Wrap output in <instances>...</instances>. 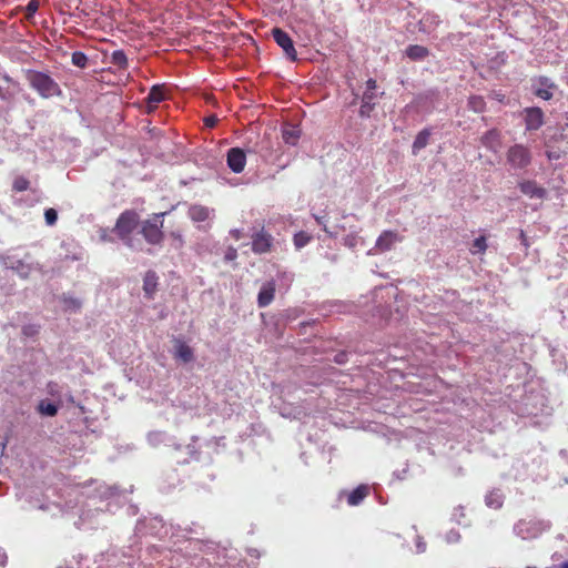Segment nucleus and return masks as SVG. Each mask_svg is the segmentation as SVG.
I'll use <instances>...</instances> for the list:
<instances>
[{
  "instance_id": "nucleus-34",
  "label": "nucleus",
  "mask_w": 568,
  "mask_h": 568,
  "mask_svg": "<svg viewBox=\"0 0 568 568\" xmlns=\"http://www.w3.org/2000/svg\"><path fill=\"white\" fill-rule=\"evenodd\" d=\"M47 394L57 403L63 406L64 386L57 382H49L45 387Z\"/></svg>"
},
{
  "instance_id": "nucleus-9",
  "label": "nucleus",
  "mask_w": 568,
  "mask_h": 568,
  "mask_svg": "<svg viewBox=\"0 0 568 568\" xmlns=\"http://www.w3.org/2000/svg\"><path fill=\"white\" fill-rule=\"evenodd\" d=\"M168 212H160L153 214L152 219L140 221V234L151 245H159L164 240L163 219Z\"/></svg>"
},
{
  "instance_id": "nucleus-28",
  "label": "nucleus",
  "mask_w": 568,
  "mask_h": 568,
  "mask_svg": "<svg viewBox=\"0 0 568 568\" xmlns=\"http://www.w3.org/2000/svg\"><path fill=\"white\" fill-rule=\"evenodd\" d=\"M430 54L428 48L419 44H409L404 51V55L414 62H422Z\"/></svg>"
},
{
  "instance_id": "nucleus-7",
  "label": "nucleus",
  "mask_w": 568,
  "mask_h": 568,
  "mask_svg": "<svg viewBox=\"0 0 568 568\" xmlns=\"http://www.w3.org/2000/svg\"><path fill=\"white\" fill-rule=\"evenodd\" d=\"M518 412L521 416L550 415L551 407L541 389L529 388L521 397Z\"/></svg>"
},
{
  "instance_id": "nucleus-12",
  "label": "nucleus",
  "mask_w": 568,
  "mask_h": 568,
  "mask_svg": "<svg viewBox=\"0 0 568 568\" xmlns=\"http://www.w3.org/2000/svg\"><path fill=\"white\" fill-rule=\"evenodd\" d=\"M506 161L515 172L525 171L532 162V153L527 145L516 143L507 150Z\"/></svg>"
},
{
  "instance_id": "nucleus-50",
  "label": "nucleus",
  "mask_w": 568,
  "mask_h": 568,
  "mask_svg": "<svg viewBox=\"0 0 568 568\" xmlns=\"http://www.w3.org/2000/svg\"><path fill=\"white\" fill-rule=\"evenodd\" d=\"M464 516H465V514H464L463 506H458V507L454 508V511L452 514V520H454L455 523L460 525L462 518H464Z\"/></svg>"
},
{
  "instance_id": "nucleus-20",
  "label": "nucleus",
  "mask_w": 568,
  "mask_h": 568,
  "mask_svg": "<svg viewBox=\"0 0 568 568\" xmlns=\"http://www.w3.org/2000/svg\"><path fill=\"white\" fill-rule=\"evenodd\" d=\"M520 192L529 199L544 200L547 197V190L539 186L535 180H523L518 182Z\"/></svg>"
},
{
  "instance_id": "nucleus-39",
  "label": "nucleus",
  "mask_w": 568,
  "mask_h": 568,
  "mask_svg": "<svg viewBox=\"0 0 568 568\" xmlns=\"http://www.w3.org/2000/svg\"><path fill=\"white\" fill-rule=\"evenodd\" d=\"M364 241L358 235L356 230H352L344 239L343 244L348 248H355L358 244H362Z\"/></svg>"
},
{
  "instance_id": "nucleus-36",
  "label": "nucleus",
  "mask_w": 568,
  "mask_h": 568,
  "mask_svg": "<svg viewBox=\"0 0 568 568\" xmlns=\"http://www.w3.org/2000/svg\"><path fill=\"white\" fill-rule=\"evenodd\" d=\"M110 63L118 67L120 70H126L129 61L124 50H114L110 57Z\"/></svg>"
},
{
  "instance_id": "nucleus-31",
  "label": "nucleus",
  "mask_w": 568,
  "mask_h": 568,
  "mask_svg": "<svg viewBox=\"0 0 568 568\" xmlns=\"http://www.w3.org/2000/svg\"><path fill=\"white\" fill-rule=\"evenodd\" d=\"M397 241V233L393 231H384L376 240L375 247L385 252L392 248L393 244Z\"/></svg>"
},
{
  "instance_id": "nucleus-64",
  "label": "nucleus",
  "mask_w": 568,
  "mask_h": 568,
  "mask_svg": "<svg viewBox=\"0 0 568 568\" xmlns=\"http://www.w3.org/2000/svg\"><path fill=\"white\" fill-rule=\"evenodd\" d=\"M54 508V509H58L59 506L55 505V504H41L38 506L39 509H42V510H50L51 508Z\"/></svg>"
},
{
  "instance_id": "nucleus-3",
  "label": "nucleus",
  "mask_w": 568,
  "mask_h": 568,
  "mask_svg": "<svg viewBox=\"0 0 568 568\" xmlns=\"http://www.w3.org/2000/svg\"><path fill=\"white\" fill-rule=\"evenodd\" d=\"M148 442L151 446L156 447L161 444L173 447L175 452V460L178 464H187L191 460L199 459V452L193 444L181 445L164 432L154 430L148 434Z\"/></svg>"
},
{
  "instance_id": "nucleus-42",
  "label": "nucleus",
  "mask_w": 568,
  "mask_h": 568,
  "mask_svg": "<svg viewBox=\"0 0 568 568\" xmlns=\"http://www.w3.org/2000/svg\"><path fill=\"white\" fill-rule=\"evenodd\" d=\"M486 248H487L486 239L484 236H478L473 241L470 251L473 254H479V253H484L486 251Z\"/></svg>"
},
{
  "instance_id": "nucleus-48",
  "label": "nucleus",
  "mask_w": 568,
  "mask_h": 568,
  "mask_svg": "<svg viewBox=\"0 0 568 568\" xmlns=\"http://www.w3.org/2000/svg\"><path fill=\"white\" fill-rule=\"evenodd\" d=\"M21 333L26 337H34L39 333V326L33 324L24 325Z\"/></svg>"
},
{
  "instance_id": "nucleus-51",
  "label": "nucleus",
  "mask_w": 568,
  "mask_h": 568,
  "mask_svg": "<svg viewBox=\"0 0 568 568\" xmlns=\"http://www.w3.org/2000/svg\"><path fill=\"white\" fill-rule=\"evenodd\" d=\"M237 257V250L233 246H229L224 254L225 262H232Z\"/></svg>"
},
{
  "instance_id": "nucleus-25",
  "label": "nucleus",
  "mask_w": 568,
  "mask_h": 568,
  "mask_svg": "<svg viewBox=\"0 0 568 568\" xmlns=\"http://www.w3.org/2000/svg\"><path fill=\"white\" fill-rule=\"evenodd\" d=\"M187 215L195 223L205 222L214 216V209L201 204H193L189 207Z\"/></svg>"
},
{
  "instance_id": "nucleus-37",
  "label": "nucleus",
  "mask_w": 568,
  "mask_h": 568,
  "mask_svg": "<svg viewBox=\"0 0 568 568\" xmlns=\"http://www.w3.org/2000/svg\"><path fill=\"white\" fill-rule=\"evenodd\" d=\"M485 503L489 508L499 509L504 503L503 494L499 490H493L485 497Z\"/></svg>"
},
{
  "instance_id": "nucleus-56",
  "label": "nucleus",
  "mask_w": 568,
  "mask_h": 568,
  "mask_svg": "<svg viewBox=\"0 0 568 568\" xmlns=\"http://www.w3.org/2000/svg\"><path fill=\"white\" fill-rule=\"evenodd\" d=\"M407 473H408V464H406L402 470H395L393 473V476L399 480H403V479H405Z\"/></svg>"
},
{
  "instance_id": "nucleus-41",
  "label": "nucleus",
  "mask_w": 568,
  "mask_h": 568,
  "mask_svg": "<svg viewBox=\"0 0 568 568\" xmlns=\"http://www.w3.org/2000/svg\"><path fill=\"white\" fill-rule=\"evenodd\" d=\"M72 64L85 69L89 62L88 55L82 51H74L71 57Z\"/></svg>"
},
{
  "instance_id": "nucleus-11",
  "label": "nucleus",
  "mask_w": 568,
  "mask_h": 568,
  "mask_svg": "<svg viewBox=\"0 0 568 568\" xmlns=\"http://www.w3.org/2000/svg\"><path fill=\"white\" fill-rule=\"evenodd\" d=\"M169 532V529L160 516L145 517L139 519L135 526V534L131 538V541L139 544L138 537L140 535H151L154 537L163 538Z\"/></svg>"
},
{
  "instance_id": "nucleus-17",
  "label": "nucleus",
  "mask_w": 568,
  "mask_h": 568,
  "mask_svg": "<svg viewBox=\"0 0 568 568\" xmlns=\"http://www.w3.org/2000/svg\"><path fill=\"white\" fill-rule=\"evenodd\" d=\"M168 98V92L164 84H154L150 89L148 95L144 98L143 103L146 113H152L156 110L158 105Z\"/></svg>"
},
{
  "instance_id": "nucleus-29",
  "label": "nucleus",
  "mask_w": 568,
  "mask_h": 568,
  "mask_svg": "<svg viewBox=\"0 0 568 568\" xmlns=\"http://www.w3.org/2000/svg\"><path fill=\"white\" fill-rule=\"evenodd\" d=\"M480 143L489 151L496 152L500 146V132L497 129L486 131L481 138Z\"/></svg>"
},
{
  "instance_id": "nucleus-47",
  "label": "nucleus",
  "mask_w": 568,
  "mask_h": 568,
  "mask_svg": "<svg viewBox=\"0 0 568 568\" xmlns=\"http://www.w3.org/2000/svg\"><path fill=\"white\" fill-rule=\"evenodd\" d=\"M318 225L323 227V230L328 233L331 236H337V232H333L327 227V219L326 215H314Z\"/></svg>"
},
{
  "instance_id": "nucleus-30",
  "label": "nucleus",
  "mask_w": 568,
  "mask_h": 568,
  "mask_svg": "<svg viewBox=\"0 0 568 568\" xmlns=\"http://www.w3.org/2000/svg\"><path fill=\"white\" fill-rule=\"evenodd\" d=\"M432 135V128H424L420 130L412 144V153L417 155L420 150L425 149L429 143V138Z\"/></svg>"
},
{
  "instance_id": "nucleus-2",
  "label": "nucleus",
  "mask_w": 568,
  "mask_h": 568,
  "mask_svg": "<svg viewBox=\"0 0 568 568\" xmlns=\"http://www.w3.org/2000/svg\"><path fill=\"white\" fill-rule=\"evenodd\" d=\"M140 551L141 547L136 541H131L123 549L110 547L95 558L97 568H134Z\"/></svg>"
},
{
  "instance_id": "nucleus-55",
  "label": "nucleus",
  "mask_w": 568,
  "mask_h": 568,
  "mask_svg": "<svg viewBox=\"0 0 568 568\" xmlns=\"http://www.w3.org/2000/svg\"><path fill=\"white\" fill-rule=\"evenodd\" d=\"M277 276H278L280 278H282L283 281H285V283H286L287 285H290V284H291V282L293 281V277H294V275H293L292 273H290V272H285V271H284V272H278V273H277Z\"/></svg>"
},
{
  "instance_id": "nucleus-52",
  "label": "nucleus",
  "mask_w": 568,
  "mask_h": 568,
  "mask_svg": "<svg viewBox=\"0 0 568 568\" xmlns=\"http://www.w3.org/2000/svg\"><path fill=\"white\" fill-rule=\"evenodd\" d=\"M13 98V92L9 88L0 85V99L3 101H10Z\"/></svg>"
},
{
  "instance_id": "nucleus-63",
  "label": "nucleus",
  "mask_w": 568,
  "mask_h": 568,
  "mask_svg": "<svg viewBox=\"0 0 568 568\" xmlns=\"http://www.w3.org/2000/svg\"><path fill=\"white\" fill-rule=\"evenodd\" d=\"M7 554L6 551L0 547V566L4 567L7 565Z\"/></svg>"
},
{
  "instance_id": "nucleus-57",
  "label": "nucleus",
  "mask_w": 568,
  "mask_h": 568,
  "mask_svg": "<svg viewBox=\"0 0 568 568\" xmlns=\"http://www.w3.org/2000/svg\"><path fill=\"white\" fill-rule=\"evenodd\" d=\"M518 240L520 241V244L525 246V248L529 247V240L523 230H519Z\"/></svg>"
},
{
  "instance_id": "nucleus-33",
  "label": "nucleus",
  "mask_w": 568,
  "mask_h": 568,
  "mask_svg": "<svg viewBox=\"0 0 568 568\" xmlns=\"http://www.w3.org/2000/svg\"><path fill=\"white\" fill-rule=\"evenodd\" d=\"M439 22L440 20L438 16L430 13L424 14L423 18L418 21V31L429 34L436 29Z\"/></svg>"
},
{
  "instance_id": "nucleus-38",
  "label": "nucleus",
  "mask_w": 568,
  "mask_h": 568,
  "mask_svg": "<svg viewBox=\"0 0 568 568\" xmlns=\"http://www.w3.org/2000/svg\"><path fill=\"white\" fill-rule=\"evenodd\" d=\"M467 105L471 111H474L476 113H481L486 109L485 99L481 95H477V94L470 95L468 98Z\"/></svg>"
},
{
  "instance_id": "nucleus-62",
  "label": "nucleus",
  "mask_w": 568,
  "mask_h": 568,
  "mask_svg": "<svg viewBox=\"0 0 568 568\" xmlns=\"http://www.w3.org/2000/svg\"><path fill=\"white\" fill-rule=\"evenodd\" d=\"M230 235H231L234 240L239 241V240L242 237V231H241V230H239V229H233V230H231V231H230Z\"/></svg>"
},
{
  "instance_id": "nucleus-22",
  "label": "nucleus",
  "mask_w": 568,
  "mask_h": 568,
  "mask_svg": "<svg viewBox=\"0 0 568 568\" xmlns=\"http://www.w3.org/2000/svg\"><path fill=\"white\" fill-rule=\"evenodd\" d=\"M275 296V282L273 280L264 282L257 294V306L264 308L268 306Z\"/></svg>"
},
{
  "instance_id": "nucleus-18",
  "label": "nucleus",
  "mask_w": 568,
  "mask_h": 568,
  "mask_svg": "<svg viewBox=\"0 0 568 568\" xmlns=\"http://www.w3.org/2000/svg\"><path fill=\"white\" fill-rule=\"evenodd\" d=\"M226 164L233 173L243 172L246 164V152L240 146L230 148L226 151Z\"/></svg>"
},
{
  "instance_id": "nucleus-16",
  "label": "nucleus",
  "mask_w": 568,
  "mask_h": 568,
  "mask_svg": "<svg viewBox=\"0 0 568 568\" xmlns=\"http://www.w3.org/2000/svg\"><path fill=\"white\" fill-rule=\"evenodd\" d=\"M526 131H537L545 123V113L539 106H527L521 111Z\"/></svg>"
},
{
  "instance_id": "nucleus-13",
  "label": "nucleus",
  "mask_w": 568,
  "mask_h": 568,
  "mask_svg": "<svg viewBox=\"0 0 568 568\" xmlns=\"http://www.w3.org/2000/svg\"><path fill=\"white\" fill-rule=\"evenodd\" d=\"M414 102L422 108L425 113L432 114L442 103V92L437 88L427 89L418 93Z\"/></svg>"
},
{
  "instance_id": "nucleus-46",
  "label": "nucleus",
  "mask_w": 568,
  "mask_h": 568,
  "mask_svg": "<svg viewBox=\"0 0 568 568\" xmlns=\"http://www.w3.org/2000/svg\"><path fill=\"white\" fill-rule=\"evenodd\" d=\"M195 545L204 547V552H213L216 549V544L212 540L194 539Z\"/></svg>"
},
{
  "instance_id": "nucleus-60",
  "label": "nucleus",
  "mask_w": 568,
  "mask_h": 568,
  "mask_svg": "<svg viewBox=\"0 0 568 568\" xmlns=\"http://www.w3.org/2000/svg\"><path fill=\"white\" fill-rule=\"evenodd\" d=\"M64 403L74 404L73 395L69 389H64L63 404Z\"/></svg>"
},
{
  "instance_id": "nucleus-49",
  "label": "nucleus",
  "mask_w": 568,
  "mask_h": 568,
  "mask_svg": "<svg viewBox=\"0 0 568 568\" xmlns=\"http://www.w3.org/2000/svg\"><path fill=\"white\" fill-rule=\"evenodd\" d=\"M445 540L448 542V544H456L460 540V534L458 530L456 529H450L446 536H445Z\"/></svg>"
},
{
  "instance_id": "nucleus-19",
  "label": "nucleus",
  "mask_w": 568,
  "mask_h": 568,
  "mask_svg": "<svg viewBox=\"0 0 568 568\" xmlns=\"http://www.w3.org/2000/svg\"><path fill=\"white\" fill-rule=\"evenodd\" d=\"M172 354L174 359L183 364H189L195 359L194 349L181 337L173 338Z\"/></svg>"
},
{
  "instance_id": "nucleus-58",
  "label": "nucleus",
  "mask_w": 568,
  "mask_h": 568,
  "mask_svg": "<svg viewBox=\"0 0 568 568\" xmlns=\"http://www.w3.org/2000/svg\"><path fill=\"white\" fill-rule=\"evenodd\" d=\"M219 119L216 118V115H209L204 119V123L207 128H214L217 123Z\"/></svg>"
},
{
  "instance_id": "nucleus-1",
  "label": "nucleus",
  "mask_w": 568,
  "mask_h": 568,
  "mask_svg": "<svg viewBox=\"0 0 568 568\" xmlns=\"http://www.w3.org/2000/svg\"><path fill=\"white\" fill-rule=\"evenodd\" d=\"M126 496L118 491L115 486L100 485L94 494L89 497L88 509L81 515L83 523L88 521L93 526L92 518L97 515L114 514L125 503Z\"/></svg>"
},
{
  "instance_id": "nucleus-10",
  "label": "nucleus",
  "mask_w": 568,
  "mask_h": 568,
  "mask_svg": "<svg viewBox=\"0 0 568 568\" xmlns=\"http://www.w3.org/2000/svg\"><path fill=\"white\" fill-rule=\"evenodd\" d=\"M2 263L6 268L12 270L21 278H28L29 274L39 265L28 253L22 256L19 253L8 254L2 257Z\"/></svg>"
},
{
  "instance_id": "nucleus-44",
  "label": "nucleus",
  "mask_w": 568,
  "mask_h": 568,
  "mask_svg": "<svg viewBox=\"0 0 568 568\" xmlns=\"http://www.w3.org/2000/svg\"><path fill=\"white\" fill-rule=\"evenodd\" d=\"M44 220L47 225L53 226L58 221V211L53 207L44 210Z\"/></svg>"
},
{
  "instance_id": "nucleus-35",
  "label": "nucleus",
  "mask_w": 568,
  "mask_h": 568,
  "mask_svg": "<svg viewBox=\"0 0 568 568\" xmlns=\"http://www.w3.org/2000/svg\"><path fill=\"white\" fill-rule=\"evenodd\" d=\"M21 367L17 365H11L6 372H3L2 379L3 383L7 384H22L23 379L21 378Z\"/></svg>"
},
{
  "instance_id": "nucleus-5",
  "label": "nucleus",
  "mask_w": 568,
  "mask_h": 568,
  "mask_svg": "<svg viewBox=\"0 0 568 568\" xmlns=\"http://www.w3.org/2000/svg\"><path fill=\"white\" fill-rule=\"evenodd\" d=\"M385 92L379 90L377 87V82L375 79L369 78L362 90V92H353V100L351 105H356L359 103L358 114L363 119H368L372 116L376 105L379 100L383 98Z\"/></svg>"
},
{
  "instance_id": "nucleus-61",
  "label": "nucleus",
  "mask_w": 568,
  "mask_h": 568,
  "mask_svg": "<svg viewBox=\"0 0 568 568\" xmlns=\"http://www.w3.org/2000/svg\"><path fill=\"white\" fill-rule=\"evenodd\" d=\"M315 324V321H312V322H303L300 324V333L301 334H306L307 332V328L312 325Z\"/></svg>"
},
{
  "instance_id": "nucleus-27",
  "label": "nucleus",
  "mask_w": 568,
  "mask_h": 568,
  "mask_svg": "<svg viewBox=\"0 0 568 568\" xmlns=\"http://www.w3.org/2000/svg\"><path fill=\"white\" fill-rule=\"evenodd\" d=\"M61 407V403H57L52 399L44 398L39 400V403L36 406V412L41 417H54L58 415Z\"/></svg>"
},
{
  "instance_id": "nucleus-21",
  "label": "nucleus",
  "mask_w": 568,
  "mask_h": 568,
  "mask_svg": "<svg viewBox=\"0 0 568 568\" xmlns=\"http://www.w3.org/2000/svg\"><path fill=\"white\" fill-rule=\"evenodd\" d=\"M272 236L261 230L252 235V251L255 254H264L271 250Z\"/></svg>"
},
{
  "instance_id": "nucleus-15",
  "label": "nucleus",
  "mask_w": 568,
  "mask_h": 568,
  "mask_svg": "<svg viewBox=\"0 0 568 568\" xmlns=\"http://www.w3.org/2000/svg\"><path fill=\"white\" fill-rule=\"evenodd\" d=\"M272 36L276 44L282 48L285 57L290 61H296L297 60V52L294 47V42L291 38V36L284 31L281 28H274L272 30Z\"/></svg>"
},
{
  "instance_id": "nucleus-24",
  "label": "nucleus",
  "mask_w": 568,
  "mask_h": 568,
  "mask_svg": "<svg viewBox=\"0 0 568 568\" xmlns=\"http://www.w3.org/2000/svg\"><path fill=\"white\" fill-rule=\"evenodd\" d=\"M159 286V276L155 271H146L143 277V294L146 300H153Z\"/></svg>"
},
{
  "instance_id": "nucleus-59",
  "label": "nucleus",
  "mask_w": 568,
  "mask_h": 568,
  "mask_svg": "<svg viewBox=\"0 0 568 568\" xmlns=\"http://www.w3.org/2000/svg\"><path fill=\"white\" fill-rule=\"evenodd\" d=\"M178 528L182 530V528L180 526H178ZM200 529H202V528L199 526L192 525V526L184 527L183 531H185L186 534H199Z\"/></svg>"
},
{
  "instance_id": "nucleus-45",
  "label": "nucleus",
  "mask_w": 568,
  "mask_h": 568,
  "mask_svg": "<svg viewBox=\"0 0 568 568\" xmlns=\"http://www.w3.org/2000/svg\"><path fill=\"white\" fill-rule=\"evenodd\" d=\"M29 185H30V182L23 176H18L13 181V190H16L18 192H23V191L28 190Z\"/></svg>"
},
{
  "instance_id": "nucleus-43",
  "label": "nucleus",
  "mask_w": 568,
  "mask_h": 568,
  "mask_svg": "<svg viewBox=\"0 0 568 568\" xmlns=\"http://www.w3.org/2000/svg\"><path fill=\"white\" fill-rule=\"evenodd\" d=\"M39 6H40L39 0H30L28 2V4L24 8L27 20H31L34 17V14L37 13V11L39 9Z\"/></svg>"
},
{
  "instance_id": "nucleus-4",
  "label": "nucleus",
  "mask_w": 568,
  "mask_h": 568,
  "mask_svg": "<svg viewBox=\"0 0 568 568\" xmlns=\"http://www.w3.org/2000/svg\"><path fill=\"white\" fill-rule=\"evenodd\" d=\"M29 87L42 99L62 98L60 84L48 71L28 70L26 74Z\"/></svg>"
},
{
  "instance_id": "nucleus-54",
  "label": "nucleus",
  "mask_w": 568,
  "mask_h": 568,
  "mask_svg": "<svg viewBox=\"0 0 568 568\" xmlns=\"http://www.w3.org/2000/svg\"><path fill=\"white\" fill-rule=\"evenodd\" d=\"M415 546H416V552L417 554L425 552V550H426V542L423 540L422 537H419V536L417 537Z\"/></svg>"
},
{
  "instance_id": "nucleus-8",
  "label": "nucleus",
  "mask_w": 568,
  "mask_h": 568,
  "mask_svg": "<svg viewBox=\"0 0 568 568\" xmlns=\"http://www.w3.org/2000/svg\"><path fill=\"white\" fill-rule=\"evenodd\" d=\"M550 523L538 518L519 519L513 527V532L523 540H532L549 530Z\"/></svg>"
},
{
  "instance_id": "nucleus-23",
  "label": "nucleus",
  "mask_w": 568,
  "mask_h": 568,
  "mask_svg": "<svg viewBox=\"0 0 568 568\" xmlns=\"http://www.w3.org/2000/svg\"><path fill=\"white\" fill-rule=\"evenodd\" d=\"M369 494V486L366 484H361L349 493L343 490L339 496L345 495L346 501L349 506L355 507L363 503V500L368 496Z\"/></svg>"
},
{
  "instance_id": "nucleus-26",
  "label": "nucleus",
  "mask_w": 568,
  "mask_h": 568,
  "mask_svg": "<svg viewBox=\"0 0 568 568\" xmlns=\"http://www.w3.org/2000/svg\"><path fill=\"white\" fill-rule=\"evenodd\" d=\"M302 131L297 124L285 122L282 125V139L292 146H295L301 138Z\"/></svg>"
},
{
  "instance_id": "nucleus-40",
  "label": "nucleus",
  "mask_w": 568,
  "mask_h": 568,
  "mask_svg": "<svg viewBox=\"0 0 568 568\" xmlns=\"http://www.w3.org/2000/svg\"><path fill=\"white\" fill-rule=\"evenodd\" d=\"M311 240L312 236L307 232L300 231L294 234L293 243L296 250H301L304 246H306L311 242Z\"/></svg>"
},
{
  "instance_id": "nucleus-6",
  "label": "nucleus",
  "mask_w": 568,
  "mask_h": 568,
  "mask_svg": "<svg viewBox=\"0 0 568 568\" xmlns=\"http://www.w3.org/2000/svg\"><path fill=\"white\" fill-rule=\"evenodd\" d=\"M140 225V216L134 210L123 211L116 219L112 232L123 242L125 246L132 250L141 248V241L134 240L131 234Z\"/></svg>"
},
{
  "instance_id": "nucleus-32",
  "label": "nucleus",
  "mask_w": 568,
  "mask_h": 568,
  "mask_svg": "<svg viewBox=\"0 0 568 568\" xmlns=\"http://www.w3.org/2000/svg\"><path fill=\"white\" fill-rule=\"evenodd\" d=\"M60 301L63 305V311L69 313H79L82 307V301L71 293H63L60 296Z\"/></svg>"
},
{
  "instance_id": "nucleus-53",
  "label": "nucleus",
  "mask_w": 568,
  "mask_h": 568,
  "mask_svg": "<svg viewBox=\"0 0 568 568\" xmlns=\"http://www.w3.org/2000/svg\"><path fill=\"white\" fill-rule=\"evenodd\" d=\"M333 361L339 365L345 364L348 361V353L347 352H338L337 354H335Z\"/></svg>"
},
{
  "instance_id": "nucleus-14",
  "label": "nucleus",
  "mask_w": 568,
  "mask_h": 568,
  "mask_svg": "<svg viewBox=\"0 0 568 568\" xmlns=\"http://www.w3.org/2000/svg\"><path fill=\"white\" fill-rule=\"evenodd\" d=\"M558 85L548 77L539 75L531 79V92L544 101H549L554 97V91Z\"/></svg>"
}]
</instances>
